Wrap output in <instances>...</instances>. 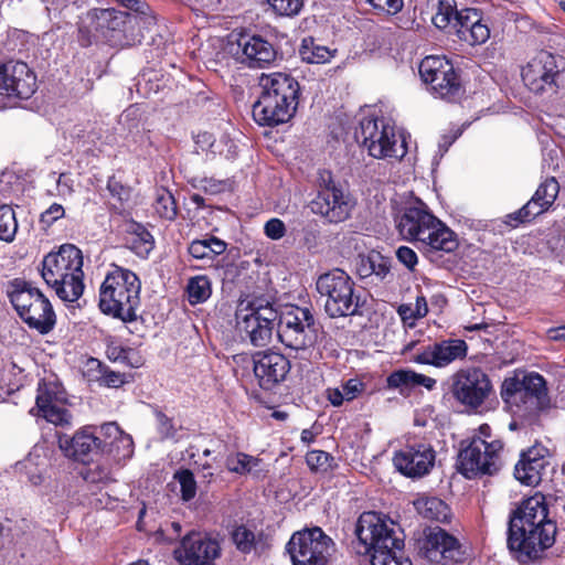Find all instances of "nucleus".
<instances>
[{
  "label": "nucleus",
  "instance_id": "obj_1",
  "mask_svg": "<svg viewBox=\"0 0 565 565\" xmlns=\"http://www.w3.org/2000/svg\"><path fill=\"white\" fill-rule=\"evenodd\" d=\"M556 534V522L548 518V505L542 494L522 500L509 514L507 546L522 565L542 559L554 545Z\"/></svg>",
  "mask_w": 565,
  "mask_h": 565
},
{
  "label": "nucleus",
  "instance_id": "obj_2",
  "mask_svg": "<svg viewBox=\"0 0 565 565\" xmlns=\"http://www.w3.org/2000/svg\"><path fill=\"white\" fill-rule=\"evenodd\" d=\"M358 555L367 556L371 565H413L405 554V534L388 515L364 511L355 522Z\"/></svg>",
  "mask_w": 565,
  "mask_h": 565
},
{
  "label": "nucleus",
  "instance_id": "obj_3",
  "mask_svg": "<svg viewBox=\"0 0 565 565\" xmlns=\"http://www.w3.org/2000/svg\"><path fill=\"white\" fill-rule=\"evenodd\" d=\"M504 408L522 425H534L550 409L551 398L545 377L534 371L515 370L500 385Z\"/></svg>",
  "mask_w": 565,
  "mask_h": 565
},
{
  "label": "nucleus",
  "instance_id": "obj_4",
  "mask_svg": "<svg viewBox=\"0 0 565 565\" xmlns=\"http://www.w3.org/2000/svg\"><path fill=\"white\" fill-rule=\"evenodd\" d=\"M260 94L254 103L252 114L259 126L276 127L288 122L295 115L300 85L286 73L275 72L259 77Z\"/></svg>",
  "mask_w": 565,
  "mask_h": 565
},
{
  "label": "nucleus",
  "instance_id": "obj_5",
  "mask_svg": "<svg viewBox=\"0 0 565 565\" xmlns=\"http://www.w3.org/2000/svg\"><path fill=\"white\" fill-rule=\"evenodd\" d=\"M84 257L74 244H62L46 254L41 262V277L64 302L77 301L85 289Z\"/></svg>",
  "mask_w": 565,
  "mask_h": 565
},
{
  "label": "nucleus",
  "instance_id": "obj_6",
  "mask_svg": "<svg viewBox=\"0 0 565 565\" xmlns=\"http://www.w3.org/2000/svg\"><path fill=\"white\" fill-rule=\"evenodd\" d=\"M141 281L136 273L117 265L99 287L98 308L105 316L131 323L138 320Z\"/></svg>",
  "mask_w": 565,
  "mask_h": 565
},
{
  "label": "nucleus",
  "instance_id": "obj_7",
  "mask_svg": "<svg viewBox=\"0 0 565 565\" xmlns=\"http://www.w3.org/2000/svg\"><path fill=\"white\" fill-rule=\"evenodd\" d=\"M278 318L274 296L258 292H242L235 310V330L243 341L254 347L267 345Z\"/></svg>",
  "mask_w": 565,
  "mask_h": 565
},
{
  "label": "nucleus",
  "instance_id": "obj_8",
  "mask_svg": "<svg viewBox=\"0 0 565 565\" xmlns=\"http://www.w3.org/2000/svg\"><path fill=\"white\" fill-rule=\"evenodd\" d=\"M431 22L439 30L455 33L469 45L483 44L490 38L482 10L467 7L462 0H437Z\"/></svg>",
  "mask_w": 565,
  "mask_h": 565
},
{
  "label": "nucleus",
  "instance_id": "obj_9",
  "mask_svg": "<svg viewBox=\"0 0 565 565\" xmlns=\"http://www.w3.org/2000/svg\"><path fill=\"white\" fill-rule=\"evenodd\" d=\"M7 297L19 318L40 334L50 333L56 324V315L49 298L32 282L14 278L7 284Z\"/></svg>",
  "mask_w": 565,
  "mask_h": 565
},
{
  "label": "nucleus",
  "instance_id": "obj_10",
  "mask_svg": "<svg viewBox=\"0 0 565 565\" xmlns=\"http://www.w3.org/2000/svg\"><path fill=\"white\" fill-rule=\"evenodd\" d=\"M316 289L324 298V312L329 318L361 316L360 296L355 295V284L343 269L333 268L321 274Z\"/></svg>",
  "mask_w": 565,
  "mask_h": 565
},
{
  "label": "nucleus",
  "instance_id": "obj_11",
  "mask_svg": "<svg viewBox=\"0 0 565 565\" xmlns=\"http://www.w3.org/2000/svg\"><path fill=\"white\" fill-rule=\"evenodd\" d=\"M356 201L344 184L335 180L330 170H320L318 190L309 207L327 223L339 224L349 220Z\"/></svg>",
  "mask_w": 565,
  "mask_h": 565
},
{
  "label": "nucleus",
  "instance_id": "obj_12",
  "mask_svg": "<svg viewBox=\"0 0 565 565\" xmlns=\"http://www.w3.org/2000/svg\"><path fill=\"white\" fill-rule=\"evenodd\" d=\"M503 451L504 441L465 438L459 444L456 469L467 479L494 476L503 466Z\"/></svg>",
  "mask_w": 565,
  "mask_h": 565
},
{
  "label": "nucleus",
  "instance_id": "obj_13",
  "mask_svg": "<svg viewBox=\"0 0 565 565\" xmlns=\"http://www.w3.org/2000/svg\"><path fill=\"white\" fill-rule=\"evenodd\" d=\"M276 326L279 341L291 350L309 349L318 340L320 324L309 307L287 305L278 309Z\"/></svg>",
  "mask_w": 565,
  "mask_h": 565
},
{
  "label": "nucleus",
  "instance_id": "obj_14",
  "mask_svg": "<svg viewBox=\"0 0 565 565\" xmlns=\"http://www.w3.org/2000/svg\"><path fill=\"white\" fill-rule=\"evenodd\" d=\"M418 72L430 92L441 99L456 103L466 93L461 71L446 56L429 55L422 60Z\"/></svg>",
  "mask_w": 565,
  "mask_h": 565
},
{
  "label": "nucleus",
  "instance_id": "obj_15",
  "mask_svg": "<svg viewBox=\"0 0 565 565\" xmlns=\"http://www.w3.org/2000/svg\"><path fill=\"white\" fill-rule=\"evenodd\" d=\"M86 20L90 22L94 31L102 40L110 43H128L135 41L132 30L135 26L154 25V17L130 15L129 12L113 8H95L86 13Z\"/></svg>",
  "mask_w": 565,
  "mask_h": 565
},
{
  "label": "nucleus",
  "instance_id": "obj_16",
  "mask_svg": "<svg viewBox=\"0 0 565 565\" xmlns=\"http://www.w3.org/2000/svg\"><path fill=\"white\" fill-rule=\"evenodd\" d=\"M521 76L532 93L556 94L565 77V58L541 50L522 67Z\"/></svg>",
  "mask_w": 565,
  "mask_h": 565
},
{
  "label": "nucleus",
  "instance_id": "obj_17",
  "mask_svg": "<svg viewBox=\"0 0 565 565\" xmlns=\"http://www.w3.org/2000/svg\"><path fill=\"white\" fill-rule=\"evenodd\" d=\"M227 39L228 52L237 62L249 68L268 67L277 58L275 45L250 29H234Z\"/></svg>",
  "mask_w": 565,
  "mask_h": 565
},
{
  "label": "nucleus",
  "instance_id": "obj_18",
  "mask_svg": "<svg viewBox=\"0 0 565 565\" xmlns=\"http://www.w3.org/2000/svg\"><path fill=\"white\" fill-rule=\"evenodd\" d=\"M292 565H327L334 551V542L319 526L294 533L287 543Z\"/></svg>",
  "mask_w": 565,
  "mask_h": 565
},
{
  "label": "nucleus",
  "instance_id": "obj_19",
  "mask_svg": "<svg viewBox=\"0 0 565 565\" xmlns=\"http://www.w3.org/2000/svg\"><path fill=\"white\" fill-rule=\"evenodd\" d=\"M492 388L489 375L481 367L460 369L451 376V396L469 412L478 411L489 398Z\"/></svg>",
  "mask_w": 565,
  "mask_h": 565
},
{
  "label": "nucleus",
  "instance_id": "obj_20",
  "mask_svg": "<svg viewBox=\"0 0 565 565\" xmlns=\"http://www.w3.org/2000/svg\"><path fill=\"white\" fill-rule=\"evenodd\" d=\"M354 139L369 150L373 158L397 157L394 128L383 118L364 117L354 130Z\"/></svg>",
  "mask_w": 565,
  "mask_h": 565
},
{
  "label": "nucleus",
  "instance_id": "obj_21",
  "mask_svg": "<svg viewBox=\"0 0 565 565\" xmlns=\"http://www.w3.org/2000/svg\"><path fill=\"white\" fill-rule=\"evenodd\" d=\"M396 230L403 239L409 242L423 241L431 225H438V218L422 201L406 203L395 214Z\"/></svg>",
  "mask_w": 565,
  "mask_h": 565
},
{
  "label": "nucleus",
  "instance_id": "obj_22",
  "mask_svg": "<svg viewBox=\"0 0 565 565\" xmlns=\"http://www.w3.org/2000/svg\"><path fill=\"white\" fill-rule=\"evenodd\" d=\"M290 370V360L278 351L268 349L253 354V372L264 391L274 392L286 381Z\"/></svg>",
  "mask_w": 565,
  "mask_h": 565
},
{
  "label": "nucleus",
  "instance_id": "obj_23",
  "mask_svg": "<svg viewBox=\"0 0 565 565\" xmlns=\"http://www.w3.org/2000/svg\"><path fill=\"white\" fill-rule=\"evenodd\" d=\"M419 554L430 563L450 565L462 558L458 539L440 526L429 527L419 546Z\"/></svg>",
  "mask_w": 565,
  "mask_h": 565
},
{
  "label": "nucleus",
  "instance_id": "obj_24",
  "mask_svg": "<svg viewBox=\"0 0 565 565\" xmlns=\"http://www.w3.org/2000/svg\"><path fill=\"white\" fill-rule=\"evenodd\" d=\"M36 90V76L22 61L0 63V96L29 99Z\"/></svg>",
  "mask_w": 565,
  "mask_h": 565
},
{
  "label": "nucleus",
  "instance_id": "obj_25",
  "mask_svg": "<svg viewBox=\"0 0 565 565\" xmlns=\"http://www.w3.org/2000/svg\"><path fill=\"white\" fill-rule=\"evenodd\" d=\"M181 565H215L221 555V546L215 539L191 531L182 540L179 548L173 552Z\"/></svg>",
  "mask_w": 565,
  "mask_h": 565
},
{
  "label": "nucleus",
  "instance_id": "obj_26",
  "mask_svg": "<svg viewBox=\"0 0 565 565\" xmlns=\"http://www.w3.org/2000/svg\"><path fill=\"white\" fill-rule=\"evenodd\" d=\"M67 401L66 392L56 381L41 380L38 384L35 405L39 415L56 426L70 424L71 414L62 407Z\"/></svg>",
  "mask_w": 565,
  "mask_h": 565
},
{
  "label": "nucleus",
  "instance_id": "obj_27",
  "mask_svg": "<svg viewBox=\"0 0 565 565\" xmlns=\"http://www.w3.org/2000/svg\"><path fill=\"white\" fill-rule=\"evenodd\" d=\"M436 451L430 444L414 443L404 446L393 457L395 468L405 477L422 478L435 465Z\"/></svg>",
  "mask_w": 565,
  "mask_h": 565
},
{
  "label": "nucleus",
  "instance_id": "obj_28",
  "mask_svg": "<svg viewBox=\"0 0 565 565\" xmlns=\"http://www.w3.org/2000/svg\"><path fill=\"white\" fill-rule=\"evenodd\" d=\"M551 466L550 450L535 444L526 450H522L520 459L514 466V477L525 486H537Z\"/></svg>",
  "mask_w": 565,
  "mask_h": 565
},
{
  "label": "nucleus",
  "instance_id": "obj_29",
  "mask_svg": "<svg viewBox=\"0 0 565 565\" xmlns=\"http://www.w3.org/2000/svg\"><path fill=\"white\" fill-rule=\"evenodd\" d=\"M468 344L462 339H445L429 344L417 353L413 361L418 364H428L445 367L456 360L467 356Z\"/></svg>",
  "mask_w": 565,
  "mask_h": 565
},
{
  "label": "nucleus",
  "instance_id": "obj_30",
  "mask_svg": "<svg viewBox=\"0 0 565 565\" xmlns=\"http://www.w3.org/2000/svg\"><path fill=\"white\" fill-rule=\"evenodd\" d=\"M97 438V426L88 425L78 429L73 437H58V446L63 454L76 461L87 463L94 455H100Z\"/></svg>",
  "mask_w": 565,
  "mask_h": 565
},
{
  "label": "nucleus",
  "instance_id": "obj_31",
  "mask_svg": "<svg viewBox=\"0 0 565 565\" xmlns=\"http://www.w3.org/2000/svg\"><path fill=\"white\" fill-rule=\"evenodd\" d=\"M227 249V243L214 236L206 235L202 239H193L188 246L189 255L200 262L194 268H211L217 266V258Z\"/></svg>",
  "mask_w": 565,
  "mask_h": 565
},
{
  "label": "nucleus",
  "instance_id": "obj_32",
  "mask_svg": "<svg viewBox=\"0 0 565 565\" xmlns=\"http://www.w3.org/2000/svg\"><path fill=\"white\" fill-rule=\"evenodd\" d=\"M391 258L377 250L360 254L355 262V274L362 280L371 278L380 282L384 281L391 273Z\"/></svg>",
  "mask_w": 565,
  "mask_h": 565
},
{
  "label": "nucleus",
  "instance_id": "obj_33",
  "mask_svg": "<svg viewBox=\"0 0 565 565\" xmlns=\"http://www.w3.org/2000/svg\"><path fill=\"white\" fill-rule=\"evenodd\" d=\"M385 383V388L398 391L401 395L408 396L417 386L433 390L436 385V380L411 369H399L391 372Z\"/></svg>",
  "mask_w": 565,
  "mask_h": 565
},
{
  "label": "nucleus",
  "instance_id": "obj_34",
  "mask_svg": "<svg viewBox=\"0 0 565 565\" xmlns=\"http://www.w3.org/2000/svg\"><path fill=\"white\" fill-rule=\"evenodd\" d=\"M125 246L138 257L146 259L154 248V238L142 224L131 222L125 233Z\"/></svg>",
  "mask_w": 565,
  "mask_h": 565
},
{
  "label": "nucleus",
  "instance_id": "obj_35",
  "mask_svg": "<svg viewBox=\"0 0 565 565\" xmlns=\"http://www.w3.org/2000/svg\"><path fill=\"white\" fill-rule=\"evenodd\" d=\"M419 242L425 248L436 252L450 253L458 247L456 233L447 227L439 218L438 225H431V228L426 233V237H423V241Z\"/></svg>",
  "mask_w": 565,
  "mask_h": 565
},
{
  "label": "nucleus",
  "instance_id": "obj_36",
  "mask_svg": "<svg viewBox=\"0 0 565 565\" xmlns=\"http://www.w3.org/2000/svg\"><path fill=\"white\" fill-rule=\"evenodd\" d=\"M337 54V50H331L321 45L313 36H306L301 40L299 55L308 64H324L330 62Z\"/></svg>",
  "mask_w": 565,
  "mask_h": 565
},
{
  "label": "nucleus",
  "instance_id": "obj_37",
  "mask_svg": "<svg viewBox=\"0 0 565 565\" xmlns=\"http://www.w3.org/2000/svg\"><path fill=\"white\" fill-rule=\"evenodd\" d=\"M416 511L425 519L448 522L450 518L449 507L439 498L420 497L414 501Z\"/></svg>",
  "mask_w": 565,
  "mask_h": 565
},
{
  "label": "nucleus",
  "instance_id": "obj_38",
  "mask_svg": "<svg viewBox=\"0 0 565 565\" xmlns=\"http://www.w3.org/2000/svg\"><path fill=\"white\" fill-rule=\"evenodd\" d=\"M185 294L190 305L205 302L212 295V281L206 275H196L188 280Z\"/></svg>",
  "mask_w": 565,
  "mask_h": 565
},
{
  "label": "nucleus",
  "instance_id": "obj_39",
  "mask_svg": "<svg viewBox=\"0 0 565 565\" xmlns=\"http://www.w3.org/2000/svg\"><path fill=\"white\" fill-rule=\"evenodd\" d=\"M134 454V441L130 435L122 431L116 440L104 448L100 456L105 457L111 463H120L121 461L129 459Z\"/></svg>",
  "mask_w": 565,
  "mask_h": 565
},
{
  "label": "nucleus",
  "instance_id": "obj_40",
  "mask_svg": "<svg viewBox=\"0 0 565 565\" xmlns=\"http://www.w3.org/2000/svg\"><path fill=\"white\" fill-rule=\"evenodd\" d=\"M231 540L242 554H249L257 545L256 533L246 524L235 525L231 532Z\"/></svg>",
  "mask_w": 565,
  "mask_h": 565
},
{
  "label": "nucleus",
  "instance_id": "obj_41",
  "mask_svg": "<svg viewBox=\"0 0 565 565\" xmlns=\"http://www.w3.org/2000/svg\"><path fill=\"white\" fill-rule=\"evenodd\" d=\"M153 209L161 218L168 221H173L178 215L175 199L173 194L164 188L157 190Z\"/></svg>",
  "mask_w": 565,
  "mask_h": 565
},
{
  "label": "nucleus",
  "instance_id": "obj_42",
  "mask_svg": "<svg viewBox=\"0 0 565 565\" xmlns=\"http://www.w3.org/2000/svg\"><path fill=\"white\" fill-rule=\"evenodd\" d=\"M306 462L312 472L323 475L332 472L338 467V463L331 454L318 449L307 452Z\"/></svg>",
  "mask_w": 565,
  "mask_h": 565
},
{
  "label": "nucleus",
  "instance_id": "obj_43",
  "mask_svg": "<svg viewBox=\"0 0 565 565\" xmlns=\"http://www.w3.org/2000/svg\"><path fill=\"white\" fill-rule=\"evenodd\" d=\"M18 232V221L13 209L0 202V241L11 243Z\"/></svg>",
  "mask_w": 565,
  "mask_h": 565
},
{
  "label": "nucleus",
  "instance_id": "obj_44",
  "mask_svg": "<svg viewBox=\"0 0 565 565\" xmlns=\"http://www.w3.org/2000/svg\"><path fill=\"white\" fill-rule=\"evenodd\" d=\"M107 190L111 199L118 203V205L114 204V207L119 212L124 211L131 200L132 189L116 175H110L107 180Z\"/></svg>",
  "mask_w": 565,
  "mask_h": 565
},
{
  "label": "nucleus",
  "instance_id": "obj_45",
  "mask_svg": "<svg viewBox=\"0 0 565 565\" xmlns=\"http://www.w3.org/2000/svg\"><path fill=\"white\" fill-rule=\"evenodd\" d=\"M558 191V182L555 178H551L539 185L532 199L545 212L554 203Z\"/></svg>",
  "mask_w": 565,
  "mask_h": 565
},
{
  "label": "nucleus",
  "instance_id": "obj_46",
  "mask_svg": "<svg viewBox=\"0 0 565 565\" xmlns=\"http://www.w3.org/2000/svg\"><path fill=\"white\" fill-rule=\"evenodd\" d=\"M111 462L105 459L103 463H95L86 467L82 471V477L86 482L89 483H102L107 484L115 481L111 472Z\"/></svg>",
  "mask_w": 565,
  "mask_h": 565
},
{
  "label": "nucleus",
  "instance_id": "obj_47",
  "mask_svg": "<svg viewBox=\"0 0 565 565\" xmlns=\"http://www.w3.org/2000/svg\"><path fill=\"white\" fill-rule=\"evenodd\" d=\"M92 364H96L99 372L98 381L102 385L113 388H118L126 383V376L124 373L113 371L109 366L105 365L97 359H90Z\"/></svg>",
  "mask_w": 565,
  "mask_h": 565
},
{
  "label": "nucleus",
  "instance_id": "obj_48",
  "mask_svg": "<svg viewBox=\"0 0 565 565\" xmlns=\"http://www.w3.org/2000/svg\"><path fill=\"white\" fill-rule=\"evenodd\" d=\"M174 479L180 484L181 499L185 502L191 501L196 495V481L194 473L190 469H180L175 471Z\"/></svg>",
  "mask_w": 565,
  "mask_h": 565
},
{
  "label": "nucleus",
  "instance_id": "obj_49",
  "mask_svg": "<svg viewBox=\"0 0 565 565\" xmlns=\"http://www.w3.org/2000/svg\"><path fill=\"white\" fill-rule=\"evenodd\" d=\"M257 459L245 452H236L235 456L226 458V468L228 471L246 475L249 473L252 468L257 465Z\"/></svg>",
  "mask_w": 565,
  "mask_h": 565
},
{
  "label": "nucleus",
  "instance_id": "obj_50",
  "mask_svg": "<svg viewBox=\"0 0 565 565\" xmlns=\"http://www.w3.org/2000/svg\"><path fill=\"white\" fill-rule=\"evenodd\" d=\"M279 17L292 18L300 13L303 0H266Z\"/></svg>",
  "mask_w": 565,
  "mask_h": 565
},
{
  "label": "nucleus",
  "instance_id": "obj_51",
  "mask_svg": "<svg viewBox=\"0 0 565 565\" xmlns=\"http://www.w3.org/2000/svg\"><path fill=\"white\" fill-rule=\"evenodd\" d=\"M124 430L119 427V425L115 422L105 423L102 426L97 427V438L99 441L100 454L104 451V448H108L117 437Z\"/></svg>",
  "mask_w": 565,
  "mask_h": 565
},
{
  "label": "nucleus",
  "instance_id": "obj_52",
  "mask_svg": "<svg viewBox=\"0 0 565 565\" xmlns=\"http://www.w3.org/2000/svg\"><path fill=\"white\" fill-rule=\"evenodd\" d=\"M154 416L158 424V431L162 438L171 439L177 435L173 419L167 416L162 411H156Z\"/></svg>",
  "mask_w": 565,
  "mask_h": 565
},
{
  "label": "nucleus",
  "instance_id": "obj_53",
  "mask_svg": "<svg viewBox=\"0 0 565 565\" xmlns=\"http://www.w3.org/2000/svg\"><path fill=\"white\" fill-rule=\"evenodd\" d=\"M100 39V36L94 31L90 22L86 19L83 20L78 25L77 42L82 47H88L93 44L94 40Z\"/></svg>",
  "mask_w": 565,
  "mask_h": 565
},
{
  "label": "nucleus",
  "instance_id": "obj_54",
  "mask_svg": "<svg viewBox=\"0 0 565 565\" xmlns=\"http://www.w3.org/2000/svg\"><path fill=\"white\" fill-rule=\"evenodd\" d=\"M65 210L62 204L53 203L40 215V223L45 227L52 226L57 220L64 217Z\"/></svg>",
  "mask_w": 565,
  "mask_h": 565
},
{
  "label": "nucleus",
  "instance_id": "obj_55",
  "mask_svg": "<svg viewBox=\"0 0 565 565\" xmlns=\"http://www.w3.org/2000/svg\"><path fill=\"white\" fill-rule=\"evenodd\" d=\"M396 258L409 270H413L418 263L417 254L408 246H399L396 250Z\"/></svg>",
  "mask_w": 565,
  "mask_h": 565
},
{
  "label": "nucleus",
  "instance_id": "obj_56",
  "mask_svg": "<svg viewBox=\"0 0 565 565\" xmlns=\"http://www.w3.org/2000/svg\"><path fill=\"white\" fill-rule=\"evenodd\" d=\"M264 232L270 239H280L286 234V226L281 220L274 217L265 223Z\"/></svg>",
  "mask_w": 565,
  "mask_h": 565
},
{
  "label": "nucleus",
  "instance_id": "obj_57",
  "mask_svg": "<svg viewBox=\"0 0 565 565\" xmlns=\"http://www.w3.org/2000/svg\"><path fill=\"white\" fill-rule=\"evenodd\" d=\"M370 4L388 14H396L404 7V0H369Z\"/></svg>",
  "mask_w": 565,
  "mask_h": 565
},
{
  "label": "nucleus",
  "instance_id": "obj_58",
  "mask_svg": "<svg viewBox=\"0 0 565 565\" xmlns=\"http://www.w3.org/2000/svg\"><path fill=\"white\" fill-rule=\"evenodd\" d=\"M364 390V383L358 379H350L342 385V392L347 401L354 399Z\"/></svg>",
  "mask_w": 565,
  "mask_h": 565
},
{
  "label": "nucleus",
  "instance_id": "obj_59",
  "mask_svg": "<svg viewBox=\"0 0 565 565\" xmlns=\"http://www.w3.org/2000/svg\"><path fill=\"white\" fill-rule=\"evenodd\" d=\"M122 7L132 11L130 15L151 17L147 13L149 6L140 0H117Z\"/></svg>",
  "mask_w": 565,
  "mask_h": 565
},
{
  "label": "nucleus",
  "instance_id": "obj_60",
  "mask_svg": "<svg viewBox=\"0 0 565 565\" xmlns=\"http://www.w3.org/2000/svg\"><path fill=\"white\" fill-rule=\"evenodd\" d=\"M195 142V151H207L214 145L215 138L214 135L209 131H202L198 135L193 136Z\"/></svg>",
  "mask_w": 565,
  "mask_h": 565
},
{
  "label": "nucleus",
  "instance_id": "obj_61",
  "mask_svg": "<svg viewBox=\"0 0 565 565\" xmlns=\"http://www.w3.org/2000/svg\"><path fill=\"white\" fill-rule=\"evenodd\" d=\"M468 438H476L481 439L487 443L491 441H503L501 438H498L493 435L492 428L489 424H481L478 429L473 433V435L469 436Z\"/></svg>",
  "mask_w": 565,
  "mask_h": 565
},
{
  "label": "nucleus",
  "instance_id": "obj_62",
  "mask_svg": "<svg viewBox=\"0 0 565 565\" xmlns=\"http://www.w3.org/2000/svg\"><path fill=\"white\" fill-rule=\"evenodd\" d=\"M122 364L138 369L143 365V358L136 349L128 347Z\"/></svg>",
  "mask_w": 565,
  "mask_h": 565
},
{
  "label": "nucleus",
  "instance_id": "obj_63",
  "mask_svg": "<svg viewBox=\"0 0 565 565\" xmlns=\"http://www.w3.org/2000/svg\"><path fill=\"white\" fill-rule=\"evenodd\" d=\"M414 310L409 313V318L417 320L424 318L428 313V306L425 296L416 297Z\"/></svg>",
  "mask_w": 565,
  "mask_h": 565
},
{
  "label": "nucleus",
  "instance_id": "obj_64",
  "mask_svg": "<svg viewBox=\"0 0 565 565\" xmlns=\"http://www.w3.org/2000/svg\"><path fill=\"white\" fill-rule=\"evenodd\" d=\"M521 212L523 213V220L526 222H531L535 216L544 213L543 209L539 207L533 199L521 207Z\"/></svg>",
  "mask_w": 565,
  "mask_h": 565
}]
</instances>
